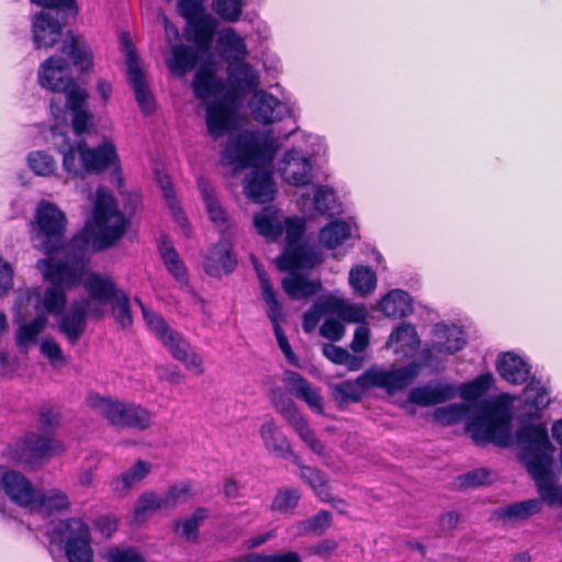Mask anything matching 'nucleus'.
<instances>
[{
    "label": "nucleus",
    "mask_w": 562,
    "mask_h": 562,
    "mask_svg": "<svg viewBox=\"0 0 562 562\" xmlns=\"http://www.w3.org/2000/svg\"><path fill=\"white\" fill-rule=\"evenodd\" d=\"M54 146L63 156V168L71 179H83V161L81 159V140L71 143L65 133L52 128Z\"/></svg>",
    "instance_id": "aec40b11"
},
{
    "label": "nucleus",
    "mask_w": 562,
    "mask_h": 562,
    "mask_svg": "<svg viewBox=\"0 0 562 562\" xmlns=\"http://www.w3.org/2000/svg\"><path fill=\"white\" fill-rule=\"evenodd\" d=\"M288 384L294 395L304 401L308 407L319 415L324 414L323 397L318 387L311 383L299 372H288Z\"/></svg>",
    "instance_id": "72a5a7b5"
},
{
    "label": "nucleus",
    "mask_w": 562,
    "mask_h": 562,
    "mask_svg": "<svg viewBox=\"0 0 562 562\" xmlns=\"http://www.w3.org/2000/svg\"><path fill=\"white\" fill-rule=\"evenodd\" d=\"M160 341L169 350L171 356L182 362L187 369L195 370V374L198 375L203 374V359L192 349L190 342L182 334L172 329Z\"/></svg>",
    "instance_id": "5701e85b"
},
{
    "label": "nucleus",
    "mask_w": 562,
    "mask_h": 562,
    "mask_svg": "<svg viewBox=\"0 0 562 562\" xmlns=\"http://www.w3.org/2000/svg\"><path fill=\"white\" fill-rule=\"evenodd\" d=\"M81 159L83 161V179L89 175H102L109 168H113V175L123 182V170L120 156L112 140L105 139L95 147H89L86 140H81Z\"/></svg>",
    "instance_id": "9d476101"
},
{
    "label": "nucleus",
    "mask_w": 562,
    "mask_h": 562,
    "mask_svg": "<svg viewBox=\"0 0 562 562\" xmlns=\"http://www.w3.org/2000/svg\"><path fill=\"white\" fill-rule=\"evenodd\" d=\"M235 108L225 101H212L206 106V125L209 134L217 139L234 128Z\"/></svg>",
    "instance_id": "bb28decb"
},
{
    "label": "nucleus",
    "mask_w": 562,
    "mask_h": 562,
    "mask_svg": "<svg viewBox=\"0 0 562 562\" xmlns=\"http://www.w3.org/2000/svg\"><path fill=\"white\" fill-rule=\"evenodd\" d=\"M143 317L150 329L156 334V336L161 340L172 328L167 324V322L157 313L148 310L146 306H143Z\"/></svg>",
    "instance_id": "680f3d73"
},
{
    "label": "nucleus",
    "mask_w": 562,
    "mask_h": 562,
    "mask_svg": "<svg viewBox=\"0 0 562 562\" xmlns=\"http://www.w3.org/2000/svg\"><path fill=\"white\" fill-rule=\"evenodd\" d=\"M274 153L276 147L271 142H260L254 133L244 132L232 140L224 156L229 164L243 170L248 167H258L259 162H270Z\"/></svg>",
    "instance_id": "6e6552de"
},
{
    "label": "nucleus",
    "mask_w": 562,
    "mask_h": 562,
    "mask_svg": "<svg viewBox=\"0 0 562 562\" xmlns=\"http://www.w3.org/2000/svg\"><path fill=\"white\" fill-rule=\"evenodd\" d=\"M178 13L187 25L183 30L188 42L193 43L200 49L212 48L217 30V21L205 13L204 5L198 0H179Z\"/></svg>",
    "instance_id": "0eeeda50"
},
{
    "label": "nucleus",
    "mask_w": 562,
    "mask_h": 562,
    "mask_svg": "<svg viewBox=\"0 0 562 562\" xmlns=\"http://www.w3.org/2000/svg\"><path fill=\"white\" fill-rule=\"evenodd\" d=\"M68 220L55 203L42 200L31 224V239L34 247L44 255H58L63 249Z\"/></svg>",
    "instance_id": "39448f33"
},
{
    "label": "nucleus",
    "mask_w": 562,
    "mask_h": 562,
    "mask_svg": "<svg viewBox=\"0 0 562 562\" xmlns=\"http://www.w3.org/2000/svg\"><path fill=\"white\" fill-rule=\"evenodd\" d=\"M305 232V222L301 217H288L285 220V234L288 245L301 243Z\"/></svg>",
    "instance_id": "0e129e2a"
},
{
    "label": "nucleus",
    "mask_w": 562,
    "mask_h": 562,
    "mask_svg": "<svg viewBox=\"0 0 562 562\" xmlns=\"http://www.w3.org/2000/svg\"><path fill=\"white\" fill-rule=\"evenodd\" d=\"M64 451V445L56 437L44 432H29L23 439V454L21 458L30 464H35Z\"/></svg>",
    "instance_id": "2eb2a0df"
},
{
    "label": "nucleus",
    "mask_w": 562,
    "mask_h": 562,
    "mask_svg": "<svg viewBox=\"0 0 562 562\" xmlns=\"http://www.w3.org/2000/svg\"><path fill=\"white\" fill-rule=\"evenodd\" d=\"M321 280H310L307 277L291 272V277L282 280V289L292 300L308 299L322 291Z\"/></svg>",
    "instance_id": "ea45409f"
},
{
    "label": "nucleus",
    "mask_w": 562,
    "mask_h": 562,
    "mask_svg": "<svg viewBox=\"0 0 562 562\" xmlns=\"http://www.w3.org/2000/svg\"><path fill=\"white\" fill-rule=\"evenodd\" d=\"M256 271L258 279L260 281V286L262 291V299L265 303L268 305V318L270 319L273 331L278 341V346L285 356L286 360L294 367H299V358L292 350V347L288 340V337L281 327V322L284 321V313L282 304L279 302L277 297V292L273 289V285L266 274V272L256 266Z\"/></svg>",
    "instance_id": "1a4fd4ad"
},
{
    "label": "nucleus",
    "mask_w": 562,
    "mask_h": 562,
    "mask_svg": "<svg viewBox=\"0 0 562 562\" xmlns=\"http://www.w3.org/2000/svg\"><path fill=\"white\" fill-rule=\"evenodd\" d=\"M349 283L357 294L366 296L375 290L376 274L368 266H356L349 272Z\"/></svg>",
    "instance_id": "a18cd8bd"
},
{
    "label": "nucleus",
    "mask_w": 562,
    "mask_h": 562,
    "mask_svg": "<svg viewBox=\"0 0 562 562\" xmlns=\"http://www.w3.org/2000/svg\"><path fill=\"white\" fill-rule=\"evenodd\" d=\"M113 317L121 328L126 329L133 325L131 302L127 293L123 291L110 303Z\"/></svg>",
    "instance_id": "603ef678"
},
{
    "label": "nucleus",
    "mask_w": 562,
    "mask_h": 562,
    "mask_svg": "<svg viewBox=\"0 0 562 562\" xmlns=\"http://www.w3.org/2000/svg\"><path fill=\"white\" fill-rule=\"evenodd\" d=\"M109 562H146L135 549L112 548L108 552Z\"/></svg>",
    "instance_id": "338daca9"
},
{
    "label": "nucleus",
    "mask_w": 562,
    "mask_h": 562,
    "mask_svg": "<svg viewBox=\"0 0 562 562\" xmlns=\"http://www.w3.org/2000/svg\"><path fill=\"white\" fill-rule=\"evenodd\" d=\"M151 468L150 462L138 459L130 469L112 480V491L120 496L127 495L135 485L147 477L151 472Z\"/></svg>",
    "instance_id": "c9c22d12"
},
{
    "label": "nucleus",
    "mask_w": 562,
    "mask_h": 562,
    "mask_svg": "<svg viewBox=\"0 0 562 562\" xmlns=\"http://www.w3.org/2000/svg\"><path fill=\"white\" fill-rule=\"evenodd\" d=\"M61 415L58 409L50 406H44L40 411L38 427L41 432L55 437L56 429L60 425Z\"/></svg>",
    "instance_id": "13d9d810"
},
{
    "label": "nucleus",
    "mask_w": 562,
    "mask_h": 562,
    "mask_svg": "<svg viewBox=\"0 0 562 562\" xmlns=\"http://www.w3.org/2000/svg\"><path fill=\"white\" fill-rule=\"evenodd\" d=\"M513 415L508 406L499 401L485 402L479 413L467 424V431L476 446L493 443L507 448L513 443Z\"/></svg>",
    "instance_id": "20e7f679"
},
{
    "label": "nucleus",
    "mask_w": 562,
    "mask_h": 562,
    "mask_svg": "<svg viewBox=\"0 0 562 562\" xmlns=\"http://www.w3.org/2000/svg\"><path fill=\"white\" fill-rule=\"evenodd\" d=\"M543 499L531 498L521 502H515L505 506L497 507L493 510V517L507 521V522H519L524 521L537 514L543 508Z\"/></svg>",
    "instance_id": "473e14b6"
},
{
    "label": "nucleus",
    "mask_w": 562,
    "mask_h": 562,
    "mask_svg": "<svg viewBox=\"0 0 562 562\" xmlns=\"http://www.w3.org/2000/svg\"><path fill=\"white\" fill-rule=\"evenodd\" d=\"M128 81L134 90L136 102L146 115H150L156 110L155 98L149 89L145 74L139 66L138 56L134 52L128 56Z\"/></svg>",
    "instance_id": "b1692460"
},
{
    "label": "nucleus",
    "mask_w": 562,
    "mask_h": 562,
    "mask_svg": "<svg viewBox=\"0 0 562 562\" xmlns=\"http://www.w3.org/2000/svg\"><path fill=\"white\" fill-rule=\"evenodd\" d=\"M345 326L336 318H326L319 333L330 341H339L345 335Z\"/></svg>",
    "instance_id": "774afa93"
},
{
    "label": "nucleus",
    "mask_w": 562,
    "mask_h": 562,
    "mask_svg": "<svg viewBox=\"0 0 562 562\" xmlns=\"http://www.w3.org/2000/svg\"><path fill=\"white\" fill-rule=\"evenodd\" d=\"M89 300L97 301L100 304H110L124 290L117 288L115 281L106 274L98 272L87 273V279L82 281Z\"/></svg>",
    "instance_id": "c85d7f7f"
},
{
    "label": "nucleus",
    "mask_w": 562,
    "mask_h": 562,
    "mask_svg": "<svg viewBox=\"0 0 562 562\" xmlns=\"http://www.w3.org/2000/svg\"><path fill=\"white\" fill-rule=\"evenodd\" d=\"M420 364L415 361L395 370L371 368L353 381L345 380L330 385V395L339 407L361 402L364 391L371 387L383 389L387 394L394 395L411 385L418 376Z\"/></svg>",
    "instance_id": "f03ea898"
},
{
    "label": "nucleus",
    "mask_w": 562,
    "mask_h": 562,
    "mask_svg": "<svg viewBox=\"0 0 562 562\" xmlns=\"http://www.w3.org/2000/svg\"><path fill=\"white\" fill-rule=\"evenodd\" d=\"M70 506L71 503L65 492L52 488L45 492L36 491L35 501L30 507L43 516L49 517L68 510Z\"/></svg>",
    "instance_id": "f704fd0d"
},
{
    "label": "nucleus",
    "mask_w": 562,
    "mask_h": 562,
    "mask_svg": "<svg viewBox=\"0 0 562 562\" xmlns=\"http://www.w3.org/2000/svg\"><path fill=\"white\" fill-rule=\"evenodd\" d=\"M301 477L321 501L330 499L331 488L328 476L323 470L313 467H302Z\"/></svg>",
    "instance_id": "49530a36"
},
{
    "label": "nucleus",
    "mask_w": 562,
    "mask_h": 562,
    "mask_svg": "<svg viewBox=\"0 0 562 562\" xmlns=\"http://www.w3.org/2000/svg\"><path fill=\"white\" fill-rule=\"evenodd\" d=\"M538 488V493L549 505H560L562 507V486L555 485L554 480L544 482Z\"/></svg>",
    "instance_id": "69168bd1"
},
{
    "label": "nucleus",
    "mask_w": 562,
    "mask_h": 562,
    "mask_svg": "<svg viewBox=\"0 0 562 562\" xmlns=\"http://www.w3.org/2000/svg\"><path fill=\"white\" fill-rule=\"evenodd\" d=\"M323 310L336 314L346 323H363L367 316V311L363 306L348 304L337 297H328L323 301Z\"/></svg>",
    "instance_id": "37998d69"
},
{
    "label": "nucleus",
    "mask_w": 562,
    "mask_h": 562,
    "mask_svg": "<svg viewBox=\"0 0 562 562\" xmlns=\"http://www.w3.org/2000/svg\"><path fill=\"white\" fill-rule=\"evenodd\" d=\"M236 71L243 77L235 76L233 72L229 74L231 86L225 88L222 93L223 97L216 101H225V104H231L235 108V103L243 97V93L248 90L256 89L259 85V77L252 70L248 63H241L236 67Z\"/></svg>",
    "instance_id": "a878e982"
},
{
    "label": "nucleus",
    "mask_w": 562,
    "mask_h": 562,
    "mask_svg": "<svg viewBox=\"0 0 562 562\" xmlns=\"http://www.w3.org/2000/svg\"><path fill=\"white\" fill-rule=\"evenodd\" d=\"M464 412L462 404H450L436 408L434 412V419L441 423L442 425H452L457 423Z\"/></svg>",
    "instance_id": "052dcab7"
},
{
    "label": "nucleus",
    "mask_w": 562,
    "mask_h": 562,
    "mask_svg": "<svg viewBox=\"0 0 562 562\" xmlns=\"http://www.w3.org/2000/svg\"><path fill=\"white\" fill-rule=\"evenodd\" d=\"M496 371L506 382L520 385L528 381L531 367L521 357L507 351L498 356Z\"/></svg>",
    "instance_id": "cd10ccee"
},
{
    "label": "nucleus",
    "mask_w": 562,
    "mask_h": 562,
    "mask_svg": "<svg viewBox=\"0 0 562 562\" xmlns=\"http://www.w3.org/2000/svg\"><path fill=\"white\" fill-rule=\"evenodd\" d=\"M71 114V127L77 135L87 133L93 125V115L88 108L72 111Z\"/></svg>",
    "instance_id": "e2e57ef3"
},
{
    "label": "nucleus",
    "mask_w": 562,
    "mask_h": 562,
    "mask_svg": "<svg viewBox=\"0 0 562 562\" xmlns=\"http://www.w3.org/2000/svg\"><path fill=\"white\" fill-rule=\"evenodd\" d=\"M284 167L280 168L282 178L293 187L308 186L313 180L311 159L292 148L284 153L282 158Z\"/></svg>",
    "instance_id": "a211bd4d"
},
{
    "label": "nucleus",
    "mask_w": 562,
    "mask_h": 562,
    "mask_svg": "<svg viewBox=\"0 0 562 562\" xmlns=\"http://www.w3.org/2000/svg\"><path fill=\"white\" fill-rule=\"evenodd\" d=\"M161 494L164 499L167 501L168 510H172L181 503H186L190 497L193 496L190 482H179L171 484L168 490Z\"/></svg>",
    "instance_id": "6e6d98bb"
},
{
    "label": "nucleus",
    "mask_w": 562,
    "mask_h": 562,
    "mask_svg": "<svg viewBox=\"0 0 562 562\" xmlns=\"http://www.w3.org/2000/svg\"><path fill=\"white\" fill-rule=\"evenodd\" d=\"M47 323V316L38 314L29 323L21 325L15 336L16 345L22 348L29 344L35 342L38 335L46 328Z\"/></svg>",
    "instance_id": "09e8293b"
},
{
    "label": "nucleus",
    "mask_w": 562,
    "mask_h": 562,
    "mask_svg": "<svg viewBox=\"0 0 562 562\" xmlns=\"http://www.w3.org/2000/svg\"><path fill=\"white\" fill-rule=\"evenodd\" d=\"M244 5V0H213L214 12L229 23L239 21Z\"/></svg>",
    "instance_id": "864d4df0"
},
{
    "label": "nucleus",
    "mask_w": 562,
    "mask_h": 562,
    "mask_svg": "<svg viewBox=\"0 0 562 562\" xmlns=\"http://www.w3.org/2000/svg\"><path fill=\"white\" fill-rule=\"evenodd\" d=\"M454 390L450 385L416 386L408 393V401L423 407L434 406L454 397Z\"/></svg>",
    "instance_id": "58836bf2"
},
{
    "label": "nucleus",
    "mask_w": 562,
    "mask_h": 562,
    "mask_svg": "<svg viewBox=\"0 0 562 562\" xmlns=\"http://www.w3.org/2000/svg\"><path fill=\"white\" fill-rule=\"evenodd\" d=\"M245 194L256 203H268L274 200L277 187L271 170L254 167L246 176Z\"/></svg>",
    "instance_id": "6ab92c4d"
},
{
    "label": "nucleus",
    "mask_w": 562,
    "mask_h": 562,
    "mask_svg": "<svg viewBox=\"0 0 562 562\" xmlns=\"http://www.w3.org/2000/svg\"><path fill=\"white\" fill-rule=\"evenodd\" d=\"M93 221L98 227L94 232L90 224L64 239V260L53 256L40 259L41 266L50 267V274L64 277L72 284H81L89 272L91 255L112 247L126 233L130 221L117 209L114 196L103 188H98L93 205Z\"/></svg>",
    "instance_id": "f257e3e1"
},
{
    "label": "nucleus",
    "mask_w": 562,
    "mask_h": 562,
    "mask_svg": "<svg viewBox=\"0 0 562 562\" xmlns=\"http://www.w3.org/2000/svg\"><path fill=\"white\" fill-rule=\"evenodd\" d=\"M86 402L115 428L144 431L153 425V413L134 402L114 400L95 392H90Z\"/></svg>",
    "instance_id": "423d86ee"
},
{
    "label": "nucleus",
    "mask_w": 562,
    "mask_h": 562,
    "mask_svg": "<svg viewBox=\"0 0 562 562\" xmlns=\"http://www.w3.org/2000/svg\"><path fill=\"white\" fill-rule=\"evenodd\" d=\"M515 437L519 447V462L533 479L537 487L554 480L555 448L550 441L547 426L522 422Z\"/></svg>",
    "instance_id": "7ed1b4c3"
},
{
    "label": "nucleus",
    "mask_w": 562,
    "mask_h": 562,
    "mask_svg": "<svg viewBox=\"0 0 562 562\" xmlns=\"http://www.w3.org/2000/svg\"><path fill=\"white\" fill-rule=\"evenodd\" d=\"M237 267L232 245L226 240L213 244L204 257V271L212 278L231 274Z\"/></svg>",
    "instance_id": "f3484780"
},
{
    "label": "nucleus",
    "mask_w": 562,
    "mask_h": 562,
    "mask_svg": "<svg viewBox=\"0 0 562 562\" xmlns=\"http://www.w3.org/2000/svg\"><path fill=\"white\" fill-rule=\"evenodd\" d=\"M379 308L387 317L404 318L413 313V299L407 291L393 289L379 302Z\"/></svg>",
    "instance_id": "e433bc0d"
},
{
    "label": "nucleus",
    "mask_w": 562,
    "mask_h": 562,
    "mask_svg": "<svg viewBox=\"0 0 562 562\" xmlns=\"http://www.w3.org/2000/svg\"><path fill=\"white\" fill-rule=\"evenodd\" d=\"M32 4L43 8L42 11H52L56 15H70L76 18L79 8L76 0H30Z\"/></svg>",
    "instance_id": "5fc2aeb1"
},
{
    "label": "nucleus",
    "mask_w": 562,
    "mask_h": 562,
    "mask_svg": "<svg viewBox=\"0 0 562 562\" xmlns=\"http://www.w3.org/2000/svg\"><path fill=\"white\" fill-rule=\"evenodd\" d=\"M301 494L295 487L279 488L272 499L271 510L280 514H291L297 507Z\"/></svg>",
    "instance_id": "8fccbe9b"
},
{
    "label": "nucleus",
    "mask_w": 562,
    "mask_h": 562,
    "mask_svg": "<svg viewBox=\"0 0 562 562\" xmlns=\"http://www.w3.org/2000/svg\"><path fill=\"white\" fill-rule=\"evenodd\" d=\"M68 531L64 544L68 562H93L92 537L90 529H52L49 537L64 536Z\"/></svg>",
    "instance_id": "4468645a"
},
{
    "label": "nucleus",
    "mask_w": 562,
    "mask_h": 562,
    "mask_svg": "<svg viewBox=\"0 0 562 562\" xmlns=\"http://www.w3.org/2000/svg\"><path fill=\"white\" fill-rule=\"evenodd\" d=\"M59 93V95L50 99V110L55 116H58L64 111V108L70 112L88 108L87 99L89 94L85 89L77 86L75 81L74 86L68 90Z\"/></svg>",
    "instance_id": "a19ab883"
},
{
    "label": "nucleus",
    "mask_w": 562,
    "mask_h": 562,
    "mask_svg": "<svg viewBox=\"0 0 562 562\" xmlns=\"http://www.w3.org/2000/svg\"><path fill=\"white\" fill-rule=\"evenodd\" d=\"M351 235V228L345 221H331L319 231V241L327 249H335Z\"/></svg>",
    "instance_id": "c03bdc74"
},
{
    "label": "nucleus",
    "mask_w": 562,
    "mask_h": 562,
    "mask_svg": "<svg viewBox=\"0 0 562 562\" xmlns=\"http://www.w3.org/2000/svg\"><path fill=\"white\" fill-rule=\"evenodd\" d=\"M260 437L265 447L270 452L282 459H289L292 454L290 441L279 429L273 418L266 420L260 427Z\"/></svg>",
    "instance_id": "4c0bfd02"
},
{
    "label": "nucleus",
    "mask_w": 562,
    "mask_h": 562,
    "mask_svg": "<svg viewBox=\"0 0 562 562\" xmlns=\"http://www.w3.org/2000/svg\"><path fill=\"white\" fill-rule=\"evenodd\" d=\"M89 304V299L76 301L67 312L59 315L58 330L70 345H76L86 331Z\"/></svg>",
    "instance_id": "dca6fc26"
},
{
    "label": "nucleus",
    "mask_w": 562,
    "mask_h": 562,
    "mask_svg": "<svg viewBox=\"0 0 562 562\" xmlns=\"http://www.w3.org/2000/svg\"><path fill=\"white\" fill-rule=\"evenodd\" d=\"M36 267L42 272L43 278L50 283V286L44 291L43 306L48 314L59 316L66 311L67 290L75 289L79 284L70 283L64 277L58 278L56 274H50V267L41 266L40 261H37Z\"/></svg>",
    "instance_id": "ddd939ff"
},
{
    "label": "nucleus",
    "mask_w": 562,
    "mask_h": 562,
    "mask_svg": "<svg viewBox=\"0 0 562 562\" xmlns=\"http://www.w3.org/2000/svg\"><path fill=\"white\" fill-rule=\"evenodd\" d=\"M68 60L59 55H53L45 59L38 69L40 85L53 92H61L74 86Z\"/></svg>",
    "instance_id": "f8f14e48"
},
{
    "label": "nucleus",
    "mask_w": 562,
    "mask_h": 562,
    "mask_svg": "<svg viewBox=\"0 0 562 562\" xmlns=\"http://www.w3.org/2000/svg\"><path fill=\"white\" fill-rule=\"evenodd\" d=\"M1 488L19 506L30 507L35 501L36 490L32 482L18 471H7L2 474Z\"/></svg>",
    "instance_id": "393cba45"
},
{
    "label": "nucleus",
    "mask_w": 562,
    "mask_h": 562,
    "mask_svg": "<svg viewBox=\"0 0 562 562\" xmlns=\"http://www.w3.org/2000/svg\"><path fill=\"white\" fill-rule=\"evenodd\" d=\"M158 512H169L167 501L164 499L162 494L153 490L143 492L135 502L134 517L137 522H145Z\"/></svg>",
    "instance_id": "79ce46f5"
},
{
    "label": "nucleus",
    "mask_w": 562,
    "mask_h": 562,
    "mask_svg": "<svg viewBox=\"0 0 562 562\" xmlns=\"http://www.w3.org/2000/svg\"><path fill=\"white\" fill-rule=\"evenodd\" d=\"M191 86L194 97L198 100L206 101L211 97L222 94L226 88V82L216 75L215 65L207 61L198 67Z\"/></svg>",
    "instance_id": "4be33fe9"
},
{
    "label": "nucleus",
    "mask_w": 562,
    "mask_h": 562,
    "mask_svg": "<svg viewBox=\"0 0 562 562\" xmlns=\"http://www.w3.org/2000/svg\"><path fill=\"white\" fill-rule=\"evenodd\" d=\"M211 48L200 49L196 45L194 47L186 44H175L171 48V58L167 61L169 70L183 77L193 70L200 63L202 54H207Z\"/></svg>",
    "instance_id": "c756f323"
},
{
    "label": "nucleus",
    "mask_w": 562,
    "mask_h": 562,
    "mask_svg": "<svg viewBox=\"0 0 562 562\" xmlns=\"http://www.w3.org/2000/svg\"><path fill=\"white\" fill-rule=\"evenodd\" d=\"M61 52L67 56L69 65L77 67L80 72L86 74L93 69V53L82 34L68 31Z\"/></svg>",
    "instance_id": "412c9836"
},
{
    "label": "nucleus",
    "mask_w": 562,
    "mask_h": 562,
    "mask_svg": "<svg viewBox=\"0 0 562 562\" xmlns=\"http://www.w3.org/2000/svg\"><path fill=\"white\" fill-rule=\"evenodd\" d=\"M319 262L318 255L307 245L297 243L288 245L285 252L278 260V268L293 272L300 268H313Z\"/></svg>",
    "instance_id": "7c9ffc66"
},
{
    "label": "nucleus",
    "mask_w": 562,
    "mask_h": 562,
    "mask_svg": "<svg viewBox=\"0 0 562 562\" xmlns=\"http://www.w3.org/2000/svg\"><path fill=\"white\" fill-rule=\"evenodd\" d=\"M460 486L476 487L492 482V472L486 468H477L458 476Z\"/></svg>",
    "instance_id": "bf43d9fd"
},
{
    "label": "nucleus",
    "mask_w": 562,
    "mask_h": 562,
    "mask_svg": "<svg viewBox=\"0 0 562 562\" xmlns=\"http://www.w3.org/2000/svg\"><path fill=\"white\" fill-rule=\"evenodd\" d=\"M30 169L37 176L49 177L57 170L55 158L43 150L31 151L27 156Z\"/></svg>",
    "instance_id": "3c124183"
},
{
    "label": "nucleus",
    "mask_w": 562,
    "mask_h": 562,
    "mask_svg": "<svg viewBox=\"0 0 562 562\" xmlns=\"http://www.w3.org/2000/svg\"><path fill=\"white\" fill-rule=\"evenodd\" d=\"M254 224L261 236L270 239H277L283 231L282 225L271 214H257Z\"/></svg>",
    "instance_id": "4d7b16f0"
},
{
    "label": "nucleus",
    "mask_w": 562,
    "mask_h": 562,
    "mask_svg": "<svg viewBox=\"0 0 562 562\" xmlns=\"http://www.w3.org/2000/svg\"><path fill=\"white\" fill-rule=\"evenodd\" d=\"M285 105L273 94L262 91L251 101L252 117L258 123L269 125L283 119Z\"/></svg>",
    "instance_id": "2f4dec72"
},
{
    "label": "nucleus",
    "mask_w": 562,
    "mask_h": 562,
    "mask_svg": "<svg viewBox=\"0 0 562 562\" xmlns=\"http://www.w3.org/2000/svg\"><path fill=\"white\" fill-rule=\"evenodd\" d=\"M157 182L164 192V198L175 220L183 229H186L189 227V222L179 204L170 177L167 175H158Z\"/></svg>",
    "instance_id": "de8ad7c7"
},
{
    "label": "nucleus",
    "mask_w": 562,
    "mask_h": 562,
    "mask_svg": "<svg viewBox=\"0 0 562 562\" xmlns=\"http://www.w3.org/2000/svg\"><path fill=\"white\" fill-rule=\"evenodd\" d=\"M69 15H56L52 11H41L32 16V40L35 49L54 47L64 35Z\"/></svg>",
    "instance_id": "9b49d317"
}]
</instances>
